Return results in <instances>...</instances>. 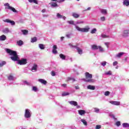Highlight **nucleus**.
<instances>
[{
    "instance_id": "nucleus-1",
    "label": "nucleus",
    "mask_w": 129,
    "mask_h": 129,
    "mask_svg": "<svg viewBox=\"0 0 129 129\" xmlns=\"http://www.w3.org/2000/svg\"><path fill=\"white\" fill-rule=\"evenodd\" d=\"M6 51L8 53V54H10L11 56H13L10 57L11 60L13 61H18L19 65H26V64L28 63L27 61V60L26 58H22L21 60H19V56H18L17 51L12 50L9 48H7Z\"/></svg>"
},
{
    "instance_id": "nucleus-2",
    "label": "nucleus",
    "mask_w": 129,
    "mask_h": 129,
    "mask_svg": "<svg viewBox=\"0 0 129 129\" xmlns=\"http://www.w3.org/2000/svg\"><path fill=\"white\" fill-rule=\"evenodd\" d=\"M85 76L86 79H83L85 82H89L90 83H93V82H94V80L92 79V74L86 72L85 73Z\"/></svg>"
},
{
    "instance_id": "nucleus-3",
    "label": "nucleus",
    "mask_w": 129,
    "mask_h": 129,
    "mask_svg": "<svg viewBox=\"0 0 129 129\" xmlns=\"http://www.w3.org/2000/svg\"><path fill=\"white\" fill-rule=\"evenodd\" d=\"M76 28L79 32H82L83 33H87V32H89V30H90V28L89 26H87L85 28H81L78 26H76Z\"/></svg>"
},
{
    "instance_id": "nucleus-4",
    "label": "nucleus",
    "mask_w": 129,
    "mask_h": 129,
    "mask_svg": "<svg viewBox=\"0 0 129 129\" xmlns=\"http://www.w3.org/2000/svg\"><path fill=\"white\" fill-rule=\"evenodd\" d=\"M4 6L7 7H6V9H7L8 10H10V11H12L13 13H18V11L16 10V9H15L14 7H11L9 3H6L4 4Z\"/></svg>"
},
{
    "instance_id": "nucleus-5",
    "label": "nucleus",
    "mask_w": 129,
    "mask_h": 129,
    "mask_svg": "<svg viewBox=\"0 0 129 129\" xmlns=\"http://www.w3.org/2000/svg\"><path fill=\"white\" fill-rule=\"evenodd\" d=\"M25 116L26 118L31 117V112H30V110L28 109L25 110Z\"/></svg>"
},
{
    "instance_id": "nucleus-6",
    "label": "nucleus",
    "mask_w": 129,
    "mask_h": 129,
    "mask_svg": "<svg viewBox=\"0 0 129 129\" xmlns=\"http://www.w3.org/2000/svg\"><path fill=\"white\" fill-rule=\"evenodd\" d=\"M71 47L72 48H76L77 49L78 52L81 55L82 54V49H81L80 48L77 47V45H71Z\"/></svg>"
},
{
    "instance_id": "nucleus-7",
    "label": "nucleus",
    "mask_w": 129,
    "mask_h": 129,
    "mask_svg": "<svg viewBox=\"0 0 129 129\" xmlns=\"http://www.w3.org/2000/svg\"><path fill=\"white\" fill-rule=\"evenodd\" d=\"M4 22L5 23H9L10 24H11V25H12V26H15V25L16 24V23H15V21H12L10 19H6Z\"/></svg>"
},
{
    "instance_id": "nucleus-8",
    "label": "nucleus",
    "mask_w": 129,
    "mask_h": 129,
    "mask_svg": "<svg viewBox=\"0 0 129 129\" xmlns=\"http://www.w3.org/2000/svg\"><path fill=\"white\" fill-rule=\"evenodd\" d=\"M39 82H40V83H42V84H44V85H46L47 84V81L42 79H39L38 80Z\"/></svg>"
},
{
    "instance_id": "nucleus-9",
    "label": "nucleus",
    "mask_w": 129,
    "mask_h": 129,
    "mask_svg": "<svg viewBox=\"0 0 129 129\" xmlns=\"http://www.w3.org/2000/svg\"><path fill=\"white\" fill-rule=\"evenodd\" d=\"M52 53H53V54H57V45H53Z\"/></svg>"
},
{
    "instance_id": "nucleus-10",
    "label": "nucleus",
    "mask_w": 129,
    "mask_h": 129,
    "mask_svg": "<svg viewBox=\"0 0 129 129\" xmlns=\"http://www.w3.org/2000/svg\"><path fill=\"white\" fill-rule=\"evenodd\" d=\"M69 103L71 104V105H74V106H77V105H78L77 102L75 101H70Z\"/></svg>"
},
{
    "instance_id": "nucleus-11",
    "label": "nucleus",
    "mask_w": 129,
    "mask_h": 129,
    "mask_svg": "<svg viewBox=\"0 0 129 129\" xmlns=\"http://www.w3.org/2000/svg\"><path fill=\"white\" fill-rule=\"evenodd\" d=\"M110 103L114 105H119L120 104V102L118 101H110Z\"/></svg>"
},
{
    "instance_id": "nucleus-12",
    "label": "nucleus",
    "mask_w": 129,
    "mask_h": 129,
    "mask_svg": "<svg viewBox=\"0 0 129 129\" xmlns=\"http://www.w3.org/2000/svg\"><path fill=\"white\" fill-rule=\"evenodd\" d=\"M129 34V31L128 30H124L123 33V37H127Z\"/></svg>"
},
{
    "instance_id": "nucleus-13",
    "label": "nucleus",
    "mask_w": 129,
    "mask_h": 129,
    "mask_svg": "<svg viewBox=\"0 0 129 129\" xmlns=\"http://www.w3.org/2000/svg\"><path fill=\"white\" fill-rule=\"evenodd\" d=\"M7 40V36L5 35H3L0 36V41H6Z\"/></svg>"
},
{
    "instance_id": "nucleus-14",
    "label": "nucleus",
    "mask_w": 129,
    "mask_h": 129,
    "mask_svg": "<svg viewBox=\"0 0 129 129\" xmlns=\"http://www.w3.org/2000/svg\"><path fill=\"white\" fill-rule=\"evenodd\" d=\"M72 16L73 17H74L75 19H78V18H79V17H80V16L79 15V14L76 13H73L72 14Z\"/></svg>"
},
{
    "instance_id": "nucleus-15",
    "label": "nucleus",
    "mask_w": 129,
    "mask_h": 129,
    "mask_svg": "<svg viewBox=\"0 0 129 129\" xmlns=\"http://www.w3.org/2000/svg\"><path fill=\"white\" fill-rule=\"evenodd\" d=\"M88 89H90V90H95V87L91 85H88L87 87Z\"/></svg>"
},
{
    "instance_id": "nucleus-16",
    "label": "nucleus",
    "mask_w": 129,
    "mask_h": 129,
    "mask_svg": "<svg viewBox=\"0 0 129 129\" xmlns=\"http://www.w3.org/2000/svg\"><path fill=\"white\" fill-rule=\"evenodd\" d=\"M28 2L31 4L33 3L35 4V5H38V0H28Z\"/></svg>"
},
{
    "instance_id": "nucleus-17",
    "label": "nucleus",
    "mask_w": 129,
    "mask_h": 129,
    "mask_svg": "<svg viewBox=\"0 0 129 129\" xmlns=\"http://www.w3.org/2000/svg\"><path fill=\"white\" fill-rule=\"evenodd\" d=\"M17 44L18 46H22L23 45L24 42H23V41L20 40L17 41Z\"/></svg>"
},
{
    "instance_id": "nucleus-18",
    "label": "nucleus",
    "mask_w": 129,
    "mask_h": 129,
    "mask_svg": "<svg viewBox=\"0 0 129 129\" xmlns=\"http://www.w3.org/2000/svg\"><path fill=\"white\" fill-rule=\"evenodd\" d=\"M78 111L80 115H83L85 114V111L84 110H80Z\"/></svg>"
},
{
    "instance_id": "nucleus-19",
    "label": "nucleus",
    "mask_w": 129,
    "mask_h": 129,
    "mask_svg": "<svg viewBox=\"0 0 129 129\" xmlns=\"http://www.w3.org/2000/svg\"><path fill=\"white\" fill-rule=\"evenodd\" d=\"M38 68V65H37L36 64H34L33 67L31 69L32 71H33V70H35L36 71H37V69Z\"/></svg>"
},
{
    "instance_id": "nucleus-20",
    "label": "nucleus",
    "mask_w": 129,
    "mask_h": 129,
    "mask_svg": "<svg viewBox=\"0 0 129 129\" xmlns=\"http://www.w3.org/2000/svg\"><path fill=\"white\" fill-rule=\"evenodd\" d=\"M92 50H98V46L96 44H94L92 46Z\"/></svg>"
},
{
    "instance_id": "nucleus-21",
    "label": "nucleus",
    "mask_w": 129,
    "mask_h": 129,
    "mask_svg": "<svg viewBox=\"0 0 129 129\" xmlns=\"http://www.w3.org/2000/svg\"><path fill=\"white\" fill-rule=\"evenodd\" d=\"M59 57L62 59V60H66V56L64 55V54L61 53L59 54Z\"/></svg>"
},
{
    "instance_id": "nucleus-22",
    "label": "nucleus",
    "mask_w": 129,
    "mask_h": 129,
    "mask_svg": "<svg viewBox=\"0 0 129 129\" xmlns=\"http://www.w3.org/2000/svg\"><path fill=\"white\" fill-rule=\"evenodd\" d=\"M123 5L128 6H129V1L128 0H124L123 2Z\"/></svg>"
},
{
    "instance_id": "nucleus-23",
    "label": "nucleus",
    "mask_w": 129,
    "mask_h": 129,
    "mask_svg": "<svg viewBox=\"0 0 129 129\" xmlns=\"http://www.w3.org/2000/svg\"><path fill=\"white\" fill-rule=\"evenodd\" d=\"M51 7L52 8H56L58 7V4L56 3H53L51 4Z\"/></svg>"
},
{
    "instance_id": "nucleus-24",
    "label": "nucleus",
    "mask_w": 129,
    "mask_h": 129,
    "mask_svg": "<svg viewBox=\"0 0 129 129\" xmlns=\"http://www.w3.org/2000/svg\"><path fill=\"white\" fill-rule=\"evenodd\" d=\"M39 47L41 50H44V49H45V45L43 44H39Z\"/></svg>"
},
{
    "instance_id": "nucleus-25",
    "label": "nucleus",
    "mask_w": 129,
    "mask_h": 129,
    "mask_svg": "<svg viewBox=\"0 0 129 129\" xmlns=\"http://www.w3.org/2000/svg\"><path fill=\"white\" fill-rule=\"evenodd\" d=\"M21 32L23 33V35H27L28 33H29V31L26 29L21 30Z\"/></svg>"
},
{
    "instance_id": "nucleus-26",
    "label": "nucleus",
    "mask_w": 129,
    "mask_h": 129,
    "mask_svg": "<svg viewBox=\"0 0 129 129\" xmlns=\"http://www.w3.org/2000/svg\"><path fill=\"white\" fill-rule=\"evenodd\" d=\"M81 121H82V122H83V123L84 124V125H87V121H86V120L84 119H82L81 120Z\"/></svg>"
},
{
    "instance_id": "nucleus-27",
    "label": "nucleus",
    "mask_w": 129,
    "mask_h": 129,
    "mask_svg": "<svg viewBox=\"0 0 129 129\" xmlns=\"http://www.w3.org/2000/svg\"><path fill=\"white\" fill-rule=\"evenodd\" d=\"M123 127H129V123H123L122 124Z\"/></svg>"
},
{
    "instance_id": "nucleus-28",
    "label": "nucleus",
    "mask_w": 129,
    "mask_h": 129,
    "mask_svg": "<svg viewBox=\"0 0 129 129\" xmlns=\"http://www.w3.org/2000/svg\"><path fill=\"white\" fill-rule=\"evenodd\" d=\"M101 13H102L104 15H106L107 14V11L105 9H103L101 10Z\"/></svg>"
},
{
    "instance_id": "nucleus-29",
    "label": "nucleus",
    "mask_w": 129,
    "mask_h": 129,
    "mask_svg": "<svg viewBox=\"0 0 129 129\" xmlns=\"http://www.w3.org/2000/svg\"><path fill=\"white\" fill-rule=\"evenodd\" d=\"M34 42H37V37H33L31 38V43H34Z\"/></svg>"
},
{
    "instance_id": "nucleus-30",
    "label": "nucleus",
    "mask_w": 129,
    "mask_h": 129,
    "mask_svg": "<svg viewBox=\"0 0 129 129\" xmlns=\"http://www.w3.org/2000/svg\"><path fill=\"white\" fill-rule=\"evenodd\" d=\"M123 54H124V53L123 52L119 53L118 54H117L116 57H118V58H120V57H121V56H122Z\"/></svg>"
},
{
    "instance_id": "nucleus-31",
    "label": "nucleus",
    "mask_w": 129,
    "mask_h": 129,
    "mask_svg": "<svg viewBox=\"0 0 129 129\" xmlns=\"http://www.w3.org/2000/svg\"><path fill=\"white\" fill-rule=\"evenodd\" d=\"M6 64H7V62L5 61H2V63H0V67H3V66H4V65H6Z\"/></svg>"
},
{
    "instance_id": "nucleus-32",
    "label": "nucleus",
    "mask_w": 129,
    "mask_h": 129,
    "mask_svg": "<svg viewBox=\"0 0 129 129\" xmlns=\"http://www.w3.org/2000/svg\"><path fill=\"white\" fill-rule=\"evenodd\" d=\"M96 32V28L93 29L91 31V34H95Z\"/></svg>"
},
{
    "instance_id": "nucleus-33",
    "label": "nucleus",
    "mask_w": 129,
    "mask_h": 129,
    "mask_svg": "<svg viewBox=\"0 0 129 129\" xmlns=\"http://www.w3.org/2000/svg\"><path fill=\"white\" fill-rule=\"evenodd\" d=\"M57 18H58V19H62V18H63V16L61 15L59 13H57Z\"/></svg>"
},
{
    "instance_id": "nucleus-34",
    "label": "nucleus",
    "mask_w": 129,
    "mask_h": 129,
    "mask_svg": "<svg viewBox=\"0 0 129 129\" xmlns=\"http://www.w3.org/2000/svg\"><path fill=\"white\" fill-rule=\"evenodd\" d=\"M105 74V75H111L112 74L111 73V71H109L108 72H106Z\"/></svg>"
},
{
    "instance_id": "nucleus-35",
    "label": "nucleus",
    "mask_w": 129,
    "mask_h": 129,
    "mask_svg": "<svg viewBox=\"0 0 129 129\" xmlns=\"http://www.w3.org/2000/svg\"><path fill=\"white\" fill-rule=\"evenodd\" d=\"M62 96H66L67 95H69V93L68 92H63L62 94H61Z\"/></svg>"
},
{
    "instance_id": "nucleus-36",
    "label": "nucleus",
    "mask_w": 129,
    "mask_h": 129,
    "mask_svg": "<svg viewBox=\"0 0 129 129\" xmlns=\"http://www.w3.org/2000/svg\"><path fill=\"white\" fill-rule=\"evenodd\" d=\"M8 79L9 80H14V77L13 76H12V75H10V76H9V77H8Z\"/></svg>"
},
{
    "instance_id": "nucleus-37",
    "label": "nucleus",
    "mask_w": 129,
    "mask_h": 129,
    "mask_svg": "<svg viewBox=\"0 0 129 129\" xmlns=\"http://www.w3.org/2000/svg\"><path fill=\"white\" fill-rule=\"evenodd\" d=\"M109 94H110V92L109 91H106L104 94L105 96H108V95H109Z\"/></svg>"
},
{
    "instance_id": "nucleus-38",
    "label": "nucleus",
    "mask_w": 129,
    "mask_h": 129,
    "mask_svg": "<svg viewBox=\"0 0 129 129\" xmlns=\"http://www.w3.org/2000/svg\"><path fill=\"white\" fill-rule=\"evenodd\" d=\"M98 49H99V51H100V52H103V48H102V47H101V46H98Z\"/></svg>"
},
{
    "instance_id": "nucleus-39",
    "label": "nucleus",
    "mask_w": 129,
    "mask_h": 129,
    "mask_svg": "<svg viewBox=\"0 0 129 129\" xmlns=\"http://www.w3.org/2000/svg\"><path fill=\"white\" fill-rule=\"evenodd\" d=\"M68 23L70 24V25H74V21H69Z\"/></svg>"
},
{
    "instance_id": "nucleus-40",
    "label": "nucleus",
    "mask_w": 129,
    "mask_h": 129,
    "mask_svg": "<svg viewBox=\"0 0 129 129\" xmlns=\"http://www.w3.org/2000/svg\"><path fill=\"white\" fill-rule=\"evenodd\" d=\"M115 124L117 126H119V125H120V121H117L116 122Z\"/></svg>"
},
{
    "instance_id": "nucleus-41",
    "label": "nucleus",
    "mask_w": 129,
    "mask_h": 129,
    "mask_svg": "<svg viewBox=\"0 0 129 129\" xmlns=\"http://www.w3.org/2000/svg\"><path fill=\"white\" fill-rule=\"evenodd\" d=\"M94 111H95V112H96L97 113H98V112H99V109H98L97 108H95Z\"/></svg>"
},
{
    "instance_id": "nucleus-42",
    "label": "nucleus",
    "mask_w": 129,
    "mask_h": 129,
    "mask_svg": "<svg viewBox=\"0 0 129 129\" xmlns=\"http://www.w3.org/2000/svg\"><path fill=\"white\" fill-rule=\"evenodd\" d=\"M96 129H100L101 128V126L100 125H96L95 127Z\"/></svg>"
},
{
    "instance_id": "nucleus-43",
    "label": "nucleus",
    "mask_w": 129,
    "mask_h": 129,
    "mask_svg": "<svg viewBox=\"0 0 129 129\" xmlns=\"http://www.w3.org/2000/svg\"><path fill=\"white\" fill-rule=\"evenodd\" d=\"M102 37L103 38H109V36L108 35H106L105 34L102 35Z\"/></svg>"
},
{
    "instance_id": "nucleus-44",
    "label": "nucleus",
    "mask_w": 129,
    "mask_h": 129,
    "mask_svg": "<svg viewBox=\"0 0 129 129\" xmlns=\"http://www.w3.org/2000/svg\"><path fill=\"white\" fill-rule=\"evenodd\" d=\"M100 19L101 21H102V22H104V21H105V17L104 16H103L101 17Z\"/></svg>"
},
{
    "instance_id": "nucleus-45",
    "label": "nucleus",
    "mask_w": 129,
    "mask_h": 129,
    "mask_svg": "<svg viewBox=\"0 0 129 129\" xmlns=\"http://www.w3.org/2000/svg\"><path fill=\"white\" fill-rule=\"evenodd\" d=\"M37 88L36 87H33V89L32 90H33V91H35V92H37Z\"/></svg>"
},
{
    "instance_id": "nucleus-46",
    "label": "nucleus",
    "mask_w": 129,
    "mask_h": 129,
    "mask_svg": "<svg viewBox=\"0 0 129 129\" xmlns=\"http://www.w3.org/2000/svg\"><path fill=\"white\" fill-rule=\"evenodd\" d=\"M51 74L52 76H55L56 73L53 71H51Z\"/></svg>"
},
{
    "instance_id": "nucleus-47",
    "label": "nucleus",
    "mask_w": 129,
    "mask_h": 129,
    "mask_svg": "<svg viewBox=\"0 0 129 129\" xmlns=\"http://www.w3.org/2000/svg\"><path fill=\"white\" fill-rule=\"evenodd\" d=\"M101 65L102 66H105L106 65V61H103L101 62Z\"/></svg>"
},
{
    "instance_id": "nucleus-48",
    "label": "nucleus",
    "mask_w": 129,
    "mask_h": 129,
    "mask_svg": "<svg viewBox=\"0 0 129 129\" xmlns=\"http://www.w3.org/2000/svg\"><path fill=\"white\" fill-rule=\"evenodd\" d=\"M113 66H116V65H117V61H114L113 63Z\"/></svg>"
},
{
    "instance_id": "nucleus-49",
    "label": "nucleus",
    "mask_w": 129,
    "mask_h": 129,
    "mask_svg": "<svg viewBox=\"0 0 129 129\" xmlns=\"http://www.w3.org/2000/svg\"><path fill=\"white\" fill-rule=\"evenodd\" d=\"M61 86H62V87H67V84H63L61 85Z\"/></svg>"
},
{
    "instance_id": "nucleus-50",
    "label": "nucleus",
    "mask_w": 129,
    "mask_h": 129,
    "mask_svg": "<svg viewBox=\"0 0 129 129\" xmlns=\"http://www.w3.org/2000/svg\"><path fill=\"white\" fill-rule=\"evenodd\" d=\"M64 0H59L57 1V3H63V2H64Z\"/></svg>"
},
{
    "instance_id": "nucleus-51",
    "label": "nucleus",
    "mask_w": 129,
    "mask_h": 129,
    "mask_svg": "<svg viewBox=\"0 0 129 129\" xmlns=\"http://www.w3.org/2000/svg\"><path fill=\"white\" fill-rule=\"evenodd\" d=\"M72 80V78L71 77H69L68 78V81H70V80Z\"/></svg>"
},
{
    "instance_id": "nucleus-52",
    "label": "nucleus",
    "mask_w": 129,
    "mask_h": 129,
    "mask_svg": "<svg viewBox=\"0 0 129 129\" xmlns=\"http://www.w3.org/2000/svg\"><path fill=\"white\" fill-rule=\"evenodd\" d=\"M63 39H64V37L62 36L60 37L61 41H63Z\"/></svg>"
},
{
    "instance_id": "nucleus-53",
    "label": "nucleus",
    "mask_w": 129,
    "mask_h": 129,
    "mask_svg": "<svg viewBox=\"0 0 129 129\" xmlns=\"http://www.w3.org/2000/svg\"><path fill=\"white\" fill-rule=\"evenodd\" d=\"M91 9V8L90 7H88L87 10H86V11H90Z\"/></svg>"
},
{
    "instance_id": "nucleus-54",
    "label": "nucleus",
    "mask_w": 129,
    "mask_h": 129,
    "mask_svg": "<svg viewBox=\"0 0 129 129\" xmlns=\"http://www.w3.org/2000/svg\"><path fill=\"white\" fill-rule=\"evenodd\" d=\"M75 88H76V89H79V86H76L75 87Z\"/></svg>"
},
{
    "instance_id": "nucleus-55",
    "label": "nucleus",
    "mask_w": 129,
    "mask_h": 129,
    "mask_svg": "<svg viewBox=\"0 0 129 129\" xmlns=\"http://www.w3.org/2000/svg\"><path fill=\"white\" fill-rule=\"evenodd\" d=\"M66 36L67 38H70V34H67Z\"/></svg>"
},
{
    "instance_id": "nucleus-56",
    "label": "nucleus",
    "mask_w": 129,
    "mask_h": 129,
    "mask_svg": "<svg viewBox=\"0 0 129 129\" xmlns=\"http://www.w3.org/2000/svg\"><path fill=\"white\" fill-rule=\"evenodd\" d=\"M46 12V9H43L42 10V13H45Z\"/></svg>"
},
{
    "instance_id": "nucleus-57",
    "label": "nucleus",
    "mask_w": 129,
    "mask_h": 129,
    "mask_svg": "<svg viewBox=\"0 0 129 129\" xmlns=\"http://www.w3.org/2000/svg\"><path fill=\"white\" fill-rule=\"evenodd\" d=\"M72 80L73 81V82H74L75 81H76L75 79H74L73 78H72Z\"/></svg>"
},
{
    "instance_id": "nucleus-58",
    "label": "nucleus",
    "mask_w": 129,
    "mask_h": 129,
    "mask_svg": "<svg viewBox=\"0 0 129 129\" xmlns=\"http://www.w3.org/2000/svg\"><path fill=\"white\" fill-rule=\"evenodd\" d=\"M62 19H63V20H66V17L62 16Z\"/></svg>"
},
{
    "instance_id": "nucleus-59",
    "label": "nucleus",
    "mask_w": 129,
    "mask_h": 129,
    "mask_svg": "<svg viewBox=\"0 0 129 129\" xmlns=\"http://www.w3.org/2000/svg\"><path fill=\"white\" fill-rule=\"evenodd\" d=\"M84 23L83 21H81L80 22H78V24H83Z\"/></svg>"
},
{
    "instance_id": "nucleus-60",
    "label": "nucleus",
    "mask_w": 129,
    "mask_h": 129,
    "mask_svg": "<svg viewBox=\"0 0 129 129\" xmlns=\"http://www.w3.org/2000/svg\"><path fill=\"white\" fill-rule=\"evenodd\" d=\"M52 2H56V1H57V0H51Z\"/></svg>"
},
{
    "instance_id": "nucleus-61",
    "label": "nucleus",
    "mask_w": 129,
    "mask_h": 129,
    "mask_svg": "<svg viewBox=\"0 0 129 129\" xmlns=\"http://www.w3.org/2000/svg\"><path fill=\"white\" fill-rule=\"evenodd\" d=\"M25 83H26V84H28V82H27V81H25Z\"/></svg>"
},
{
    "instance_id": "nucleus-62",
    "label": "nucleus",
    "mask_w": 129,
    "mask_h": 129,
    "mask_svg": "<svg viewBox=\"0 0 129 129\" xmlns=\"http://www.w3.org/2000/svg\"><path fill=\"white\" fill-rule=\"evenodd\" d=\"M6 31H7V32H8V31H9V29H6Z\"/></svg>"
},
{
    "instance_id": "nucleus-63",
    "label": "nucleus",
    "mask_w": 129,
    "mask_h": 129,
    "mask_svg": "<svg viewBox=\"0 0 129 129\" xmlns=\"http://www.w3.org/2000/svg\"><path fill=\"white\" fill-rule=\"evenodd\" d=\"M118 68V67L117 66V67H116V69H117Z\"/></svg>"
},
{
    "instance_id": "nucleus-64",
    "label": "nucleus",
    "mask_w": 129,
    "mask_h": 129,
    "mask_svg": "<svg viewBox=\"0 0 129 129\" xmlns=\"http://www.w3.org/2000/svg\"><path fill=\"white\" fill-rule=\"evenodd\" d=\"M105 45H107V43H105Z\"/></svg>"
}]
</instances>
